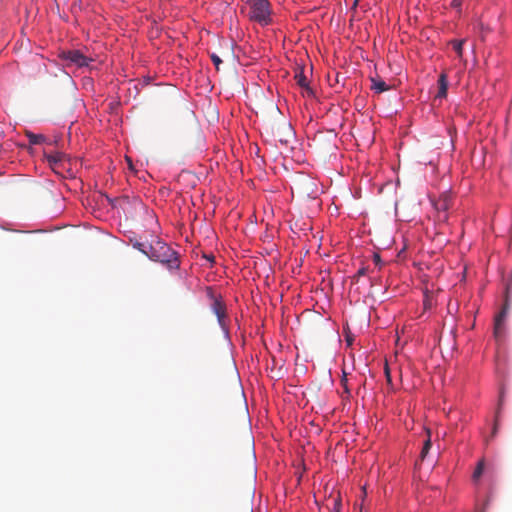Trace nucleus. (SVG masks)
I'll list each match as a JSON object with an SVG mask.
<instances>
[{
	"label": "nucleus",
	"instance_id": "18",
	"mask_svg": "<svg viewBox=\"0 0 512 512\" xmlns=\"http://www.w3.org/2000/svg\"><path fill=\"white\" fill-rule=\"evenodd\" d=\"M384 372H385L387 383L391 384L392 381H391L390 369L387 364L385 365Z\"/></svg>",
	"mask_w": 512,
	"mask_h": 512
},
{
	"label": "nucleus",
	"instance_id": "25",
	"mask_svg": "<svg viewBox=\"0 0 512 512\" xmlns=\"http://www.w3.org/2000/svg\"><path fill=\"white\" fill-rule=\"evenodd\" d=\"M358 3H359V0H354V3H353V7H357L358 6Z\"/></svg>",
	"mask_w": 512,
	"mask_h": 512
},
{
	"label": "nucleus",
	"instance_id": "20",
	"mask_svg": "<svg viewBox=\"0 0 512 512\" xmlns=\"http://www.w3.org/2000/svg\"><path fill=\"white\" fill-rule=\"evenodd\" d=\"M498 426H499V421H498V413L496 414V418H495V422H494V426H493V430H492V437H494L497 433V430H498Z\"/></svg>",
	"mask_w": 512,
	"mask_h": 512
},
{
	"label": "nucleus",
	"instance_id": "10",
	"mask_svg": "<svg viewBox=\"0 0 512 512\" xmlns=\"http://www.w3.org/2000/svg\"><path fill=\"white\" fill-rule=\"evenodd\" d=\"M371 81V89L374 90L376 93H382L389 89V86L382 79L372 78Z\"/></svg>",
	"mask_w": 512,
	"mask_h": 512
},
{
	"label": "nucleus",
	"instance_id": "9",
	"mask_svg": "<svg viewBox=\"0 0 512 512\" xmlns=\"http://www.w3.org/2000/svg\"><path fill=\"white\" fill-rule=\"evenodd\" d=\"M45 157L49 165L55 170L65 159L66 155L61 152H54L50 154L45 153Z\"/></svg>",
	"mask_w": 512,
	"mask_h": 512
},
{
	"label": "nucleus",
	"instance_id": "14",
	"mask_svg": "<svg viewBox=\"0 0 512 512\" xmlns=\"http://www.w3.org/2000/svg\"><path fill=\"white\" fill-rule=\"evenodd\" d=\"M465 40H452L450 44L452 45L453 50L457 53L459 59L463 58V44Z\"/></svg>",
	"mask_w": 512,
	"mask_h": 512
},
{
	"label": "nucleus",
	"instance_id": "6",
	"mask_svg": "<svg viewBox=\"0 0 512 512\" xmlns=\"http://www.w3.org/2000/svg\"><path fill=\"white\" fill-rule=\"evenodd\" d=\"M451 206V197L449 194H442L435 202L434 207L438 211V213H445ZM439 218L442 220H447V215L443 214V217L439 215Z\"/></svg>",
	"mask_w": 512,
	"mask_h": 512
},
{
	"label": "nucleus",
	"instance_id": "7",
	"mask_svg": "<svg viewBox=\"0 0 512 512\" xmlns=\"http://www.w3.org/2000/svg\"><path fill=\"white\" fill-rule=\"evenodd\" d=\"M277 137L281 143L287 144L289 138L293 137V129L289 123H282L277 127Z\"/></svg>",
	"mask_w": 512,
	"mask_h": 512
},
{
	"label": "nucleus",
	"instance_id": "26",
	"mask_svg": "<svg viewBox=\"0 0 512 512\" xmlns=\"http://www.w3.org/2000/svg\"><path fill=\"white\" fill-rule=\"evenodd\" d=\"M360 512H368V511H367V510H365V509L363 508V506H361Z\"/></svg>",
	"mask_w": 512,
	"mask_h": 512
},
{
	"label": "nucleus",
	"instance_id": "1",
	"mask_svg": "<svg viewBox=\"0 0 512 512\" xmlns=\"http://www.w3.org/2000/svg\"><path fill=\"white\" fill-rule=\"evenodd\" d=\"M146 256L152 261L165 265L170 270L178 269L180 266L177 252L160 239L148 244Z\"/></svg>",
	"mask_w": 512,
	"mask_h": 512
},
{
	"label": "nucleus",
	"instance_id": "27",
	"mask_svg": "<svg viewBox=\"0 0 512 512\" xmlns=\"http://www.w3.org/2000/svg\"><path fill=\"white\" fill-rule=\"evenodd\" d=\"M348 345H351V339L347 338Z\"/></svg>",
	"mask_w": 512,
	"mask_h": 512
},
{
	"label": "nucleus",
	"instance_id": "12",
	"mask_svg": "<svg viewBox=\"0 0 512 512\" xmlns=\"http://www.w3.org/2000/svg\"><path fill=\"white\" fill-rule=\"evenodd\" d=\"M295 80H296V83L302 87V88H305L306 90H308L309 92H311L309 86H308V80L306 78V76L304 75V71L303 69H299V71L296 72L295 74Z\"/></svg>",
	"mask_w": 512,
	"mask_h": 512
},
{
	"label": "nucleus",
	"instance_id": "24",
	"mask_svg": "<svg viewBox=\"0 0 512 512\" xmlns=\"http://www.w3.org/2000/svg\"><path fill=\"white\" fill-rule=\"evenodd\" d=\"M346 382H347V379H346V378L342 379V383H343V385H344V387H345V390H346V392H348Z\"/></svg>",
	"mask_w": 512,
	"mask_h": 512
},
{
	"label": "nucleus",
	"instance_id": "21",
	"mask_svg": "<svg viewBox=\"0 0 512 512\" xmlns=\"http://www.w3.org/2000/svg\"><path fill=\"white\" fill-rule=\"evenodd\" d=\"M373 261L376 265H380L381 264V258L378 254H374L373 255Z\"/></svg>",
	"mask_w": 512,
	"mask_h": 512
},
{
	"label": "nucleus",
	"instance_id": "16",
	"mask_svg": "<svg viewBox=\"0 0 512 512\" xmlns=\"http://www.w3.org/2000/svg\"><path fill=\"white\" fill-rule=\"evenodd\" d=\"M133 247L140 252H142L144 255H146L147 249H148V243L140 242V241H134Z\"/></svg>",
	"mask_w": 512,
	"mask_h": 512
},
{
	"label": "nucleus",
	"instance_id": "11",
	"mask_svg": "<svg viewBox=\"0 0 512 512\" xmlns=\"http://www.w3.org/2000/svg\"><path fill=\"white\" fill-rule=\"evenodd\" d=\"M426 432H427V439L424 441V444H423V447H422V450L420 453L421 461L425 460V458L427 457V455L432 447L430 430L427 429Z\"/></svg>",
	"mask_w": 512,
	"mask_h": 512
},
{
	"label": "nucleus",
	"instance_id": "23",
	"mask_svg": "<svg viewBox=\"0 0 512 512\" xmlns=\"http://www.w3.org/2000/svg\"><path fill=\"white\" fill-rule=\"evenodd\" d=\"M126 159H127V162H128V166H129V168H130V169H133L131 159H130V158H128V157H127Z\"/></svg>",
	"mask_w": 512,
	"mask_h": 512
},
{
	"label": "nucleus",
	"instance_id": "5",
	"mask_svg": "<svg viewBox=\"0 0 512 512\" xmlns=\"http://www.w3.org/2000/svg\"><path fill=\"white\" fill-rule=\"evenodd\" d=\"M213 303L211 305V309L213 313L217 316L218 323L221 327L225 326V317H226V306L223 301L217 297L212 296Z\"/></svg>",
	"mask_w": 512,
	"mask_h": 512
},
{
	"label": "nucleus",
	"instance_id": "22",
	"mask_svg": "<svg viewBox=\"0 0 512 512\" xmlns=\"http://www.w3.org/2000/svg\"><path fill=\"white\" fill-rule=\"evenodd\" d=\"M460 4H461L460 0H453V1H452V5H453L454 7H458V6H460Z\"/></svg>",
	"mask_w": 512,
	"mask_h": 512
},
{
	"label": "nucleus",
	"instance_id": "3",
	"mask_svg": "<svg viewBox=\"0 0 512 512\" xmlns=\"http://www.w3.org/2000/svg\"><path fill=\"white\" fill-rule=\"evenodd\" d=\"M59 58L64 62L66 67L75 66L77 68L88 67L93 58L86 56L81 50H61L59 52Z\"/></svg>",
	"mask_w": 512,
	"mask_h": 512
},
{
	"label": "nucleus",
	"instance_id": "19",
	"mask_svg": "<svg viewBox=\"0 0 512 512\" xmlns=\"http://www.w3.org/2000/svg\"><path fill=\"white\" fill-rule=\"evenodd\" d=\"M366 273H367V268L362 267V268H360V269L357 271V273H356V275L354 276V278L358 279L359 277L366 275Z\"/></svg>",
	"mask_w": 512,
	"mask_h": 512
},
{
	"label": "nucleus",
	"instance_id": "15",
	"mask_svg": "<svg viewBox=\"0 0 512 512\" xmlns=\"http://www.w3.org/2000/svg\"><path fill=\"white\" fill-rule=\"evenodd\" d=\"M483 471H484V461L481 460L477 464L476 469H475V471L473 473V476H472L473 480L477 481L481 477Z\"/></svg>",
	"mask_w": 512,
	"mask_h": 512
},
{
	"label": "nucleus",
	"instance_id": "13",
	"mask_svg": "<svg viewBox=\"0 0 512 512\" xmlns=\"http://www.w3.org/2000/svg\"><path fill=\"white\" fill-rule=\"evenodd\" d=\"M26 136L29 140V143L32 145H37L43 143L46 138L42 134H34L33 132L26 131Z\"/></svg>",
	"mask_w": 512,
	"mask_h": 512
},
{
	"label": "nucleus",
	"instance_id": "17",
	"mask_svg": "<svg viewBox=\"0 0 512 512\" xmlns=\"http://www.w3.org/2000/svg\"><path fill=\"white\" fill-rule=\"evenodd\" d=\"M210 57H211V60H212L213 64L216 67V70H219L220 69V64L222 63V60L220 59V57L218 55H216L215 53L211 54Z\"/></svg>",
	"mask_w": 512,
	"mask_h": 512
},
{
	"label": "nucleus",
	"instance_id": "8",
	"mask_svg": "<svg viewBox=\"0 0 512 512\" xmlns=\"http://www.w3.org/2000/svg\"><path fill=\"white\" fill-rule=\"evenodd\" d=\"M448 77L446 73H441L438 79V92L435 99H443L447 96Z\"/></svg>",
	"mask_w": 512,
	"mask_h": 512
},
{
	"label": "nucleus",
	"instance_id": "4",
	"mask_svg": "<svg viewBox=\"0 0 512 512\" xmlns=\"http://www.w3.org/2000/svg\"><path fill=\"white\" fill-rule=\"evenodd\" d=\"M508 310H509V305H508V302L506 301L502 310L495 317L494 335L496 338H500L504 334V322L507 317Z\"/></svg>",
	"mask_w": 512,
	"mask_h": 512
},
{
	"label": "nucleus",
	"instance_id": "2",
	"mask_svg": "<svg viewBox=\"0 0 512 512\" xmlns=\"http://www.w3.org/2000/svg\"><path fill=\"white\" fill-rule=\"evenodd\" d=\"M272 9L268 0H250L248 17L251 21L267 26L272 23Z\"/></svg>",
	"mask_w": 512,
	"mask_h": 512
}]
</instances>
